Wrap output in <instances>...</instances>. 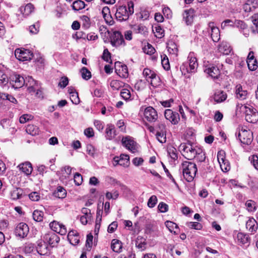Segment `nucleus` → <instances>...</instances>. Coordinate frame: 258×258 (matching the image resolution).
I'll return each instance as SVG.
<instances>
[{
    "instance_id": "f257e3e1",
    "label": "nucleus",
    "mask_w": 258,
    "mask_h": 258,
    "mask_svg": "<svg viewBox=\"0 0 258 258\" xmlns=\"http://www.w3.org/2000/svg\"><path fill=\"white\" fill-rule=\"evenodd\" d=\"M180 169L182 171L184 178L188 182H191L193 180L198 171L195 163L187 161L182 163Z\"/></svg>"
},
{
    "instance_id": "f03ea898",
    "label": "nucleus",
    "mask_w": 258,
    "mask_h": 258,
    "mask_svg": "<svg viewBox=\"0 0 258 258\" xmlns=\"http://www.w3.org/2000/svg\"><path fill=\"white\" fill-rule=\"evenodd\" d=\"M128 10H127L125 6H119L116 9L115 14L116 19L120 21H124L128 19L130 16L133 15L134 13V3L130 1L127 2Z\"/></svg>"
},
{
    "instance_id": "7ed1b4c3",
    "label": "nucleus",
    "mask_w": 258,
    "mask_h": 258,
    "mask_svg": "<svg viewBox=\"0 0 258 258\" xmlns=\"http://www.w3.org/2000/svg\"><path fill=\"white\" fill-rule=\"evenodd\" d=\"M200 147L190 142L181 143L179 150L182 156L188 160H192L196 156L197 149Z\"/></svg>"
},
{
    "instance_id": "20e7f679",
    "label": "nucleus",
    "mask_w": 258,
    "mask_h": 258,
    "mask_svg": "<svg viewBox=\"0 0 258 258\" xmlns=\"http://www.w3.org/2000/svg\"><path fill=\"white\" fill-rule=\"evenodd\" d=\"M188 62L183 63L180 67L181 70H185L187 73H195L198 66L197 59L193 52H190L187 57Z\"/></svg>"
},
{
    "instance_id": "39448f33",
    "label": "nucleus",
    "mask_w": 258,
    "mask_h": 258,
    "mask_svg": "<svg viewBox=\"0 0 258 258\" xmlns=\"http://www.w3.org/2000/svg\"><path fill=\"white\" fill-rule=\"evenodd\" d=\"M238 136L240 142L243 144L249 145L252 141V133L245 127L241 126L238 128Z\"/></svg>"
},
{
    "instance_id": "423d86ee",
    "label": "nucleus",
    "mask_w": 258,
    "mask_h": 258,
    "mask_svg": "<svg viewBox=\"0 0 258 258\" xmlns=\"http://www.w3.org/2000/svg\"><path fill=\"white\" fill-rule=\"evenodd\" d=\"M204 71L213 79H218L220 75L219 68L214 64L210 63L208 61L204 62Z\"/></svg>"
},
{
    "instance_id": "0eeeda50",
    "label": "nucleus",
    "mask_w": 258,
    "mask_h": 258,
    "mask_svg": "<svg viewBox=\"0 0 258 258\" xmlns=\"http://www.w3.org/2000/svg\"><path fill=\"white\" fill-rule=\"evenodd\" d=\"M143 75L145 77L146 80L150 82L152 86L156 87L158 85L160 79L153 71L145 68L143 70Z\"/></svg>"
},
{
    "instance_id": "6e6552de",
    "label": "nucleus",
    "mask_w": 258,
    "mask_h": 258,
    "mask_svg": "<svg viewBox=\"0 0 258 258\" xmlns=\"http://www.w3.org/2000/svg\"><path fill=\"white\" fill-rule=\"evenodd\" d=\"M16 57L20 61L30 60L33 57V53L29 50L24 48H17L15 51Z\"/></svg>"
},
{
    "instance_id": "1a4fd4ad",
    "label": "nucleus",
    "mask_w": 258,
    "mask_h": 258,
    "mask_svg": "<svg viewBox=\"0 0 258 258\" xmlns=\"http://www.w3.org/2000/svg\"><path fill=\"white\" fill-rule=\"evenodd\" d=\"M122 144L126 149L133 153H136L139 152V146L131 137H126L122 138Z\"/></svg>"
},
{
    "instance_id": "9d476101",
    "label": "nucleus",
    "mask_w": 258,
    "mask_h": 258,
    "mask_svg": "<svg viewBox=\"0 0 258 258\" xmlns=\"http://www.w3.org/2000/svg\"><path fill=\"white\" fill-rule=\"evenodd\" d=\"M9 82L14 88L18 89L25 85L26 79L20 75L14 74L10 77Z\"/></svg>"
},
{
    "instance_id": "9b49d317",
    "label": "nucleus",
    "mask_w": 258,
    "mask_h": 258,
    "mask_svg": "<svg viewBox=\"0 0 258 258\" xmlns=\"http://www.w3.org/2000/svg\"><path fill=\"white\" fill-rule=\"evenodd\" d=\"M110 43L113 46L118 47L120 45H125V42L121 32L114 31L110 36Z\"/></svg>"
},
{
    "instance_id": "f8f14e48",
    "label": "nucleus",
    "mask_w": 258,
    "mask_h": 258,
    "mask_svg": "<svg viewBox=\"0 0 258 258\" xmlns=\"http://www.w3.org/2000/svg\"><path fill=\"white\" fill-rule=\"evenodd\" d=\"M29 231V227L26 223H20L15 228V233L17 236L24 238L27 236Z\"/></svg>"
},
{
    "instance_id": "ddd939ff",
    "label": "nucleus",
    "mask_w": 258,
    "mask_h": 258,
    "mask_svg": "<svg viewBox=\"0 0 258 258\" xmlns=\"http://www.w3.org/2000/svg\"><path fill=\"white\" fill-rule=\"evenodd\" d=\"M145 118L149 122H155L158 119L156 110L151 106L146 107L144 111Z\"/></svg>"
},
{
    "instance_id": "4468645a",
    "label": "nucleus",
    "mask_w": 258,
    "mask_h": 258,
    "mask_svg": "<svg viewBox=\"0 0 258 258\" xmlns=\"http://www.w3.org/2000/svg\"><path fill=\"white\" fill-rule=\"evenodd\" d=\"M164 116L167 120H168L172 124H176L179 120V115L176 112H174L171 109H166L164 111Z\"/></svg>"
},
{
    "instance_id": "2eb2a0df",
    "label": "nucleus",
    "mask_w": 258,
    "mask_h": 258,
    "mask_svg": "<svg viewBox=\"0 0 258 258\" xmlns=\"http://www.w3.org/2000/svg\"><path fill=\"white\" fill-rule=\"evenodd\" d=\"M49 226L53 231L60 235H65L67 232L66 226L57 221H53L51 222L49 224Z\"/></svg>"
},
{
    "instance_id": "dca6fc26",
    "label": "nucleus",
    "mask_w": 258,
    "mask_h": 258,
    "mask_svg": "<svg viewBox=\"0 0 258 258\" xmlns=\"http://www.w3.org/2000/svg\"><path fill=\"white\" fill-rule=\"evenodd\" d=\"M208 29L211 31V36L214 42H218L220 38V33L219 28L213 22L208 24Z\"/></svg>"
},
{
    "instance_id": "f3484780",
    "label": "nucleus",
    "mask_w": 258,
    "mask_h": 258,
    "mask_svg": "<svg viewBox=\"0 0 258 258\" xmlns=\"http://www.w3.org/2000/svg\"><path fill=\"white\" fill-rule=\"evenodd\" d=\"M130 163V158L128 155L126 154H121L119 157L115 156L113 158V165L116 166L120 165L125 167L127 166Z\"/></svg>"
},
{
    "instance_id": "a211bd4d",
    "label": "nucleus",
    "mask_w": 258,
    "mask_h": 258,
    "mask_svg": "<svg viewBox=\"0 0 258 258\" xmlns=\"http://www.w3.org/2000/svg\"><path fill=\"white\" fill-rule=\"evenodd\" d=\"M44 240L50 245L53 247L58 243L59 238L56 233L51 232L45 235Z\"/></svg>"
},
{
    "instance_id": "6ab92c4d",
    "label": "nucleus",
    "mask_w": 258,
    "mask_h": 258,
    "mask_svg": "<svg viewBox=\"0 0 258 258\" xmlns=\"http://www.w3.org/2000/svg\"><path fill=\"white\" fill-rule=\"evenodd\" d=\"M258 7L256 0H247L243 5V9L245 12L249 13L254 11Z\"/></svg>"
},
{
    "instance_id": "aec40b11",
    "label": "nucleus",
    "mask_w": 258,
    "mask_h": 258,
    "mask_svg": "<svg viewBox=\"0 0 258 258\" xmlns=\"http://www.w3.org/2000/svg\"><path fill=\"white\" fill-rule=\"evenodd\" d=\"M245 120L250 123H255L258 120V114L253 109L248 108L246 110Z\"/></svg>"
},
{
    "instance_id": "412c9836",
    "label": "nucleus",
    "mask_w": 258,
    "mask_h": 258,
    "mask_svg": "<svg viewBox=\"0 0 258 258\" xmlns=\"http://www.w3.org/2000/svg\"><path fill=\"white\" fill-rule=\"evenodd\" d=\"M26 83L25 85L27 87L28 91L30 93L35 92L37 89V84L36 81L34 80L32 77H28L25 78Z\"/></svg>"
},
{
    "instance_id": "4be33fe9",
    "label": "nucleus",
    "mask_w": 258,
    "mask_h": 258,
    "mask_svg": "<svg viewBox=\"0 0 258 258\" xmlns=\"http://www.w3.org/2000/svg\"><path fill=\"white\" fill-rule=\"evenodd\" d=\"M235 94L236 98L241 100L245 99L248 95L247 90L243 89L240 84L236 85L235 87Z\"/></svg>"
},
{
    "instance_id": "5701e85b",
    "label": "nucleus",
    "mask_w": 258,
    "mask_h": 258,
    "mask_svg": "<svg viewBox=\"0 0 258 258\" xmlns=\"http://www.w3.org/2000/svg\"><path fill=\"white\" fill-rule=\"evenodd\" d=\"M194 10L192 9L186 10L183 13V18L187 25H190L194 19Z\"/></svg>"
},
{
    "instance_id": "b1692460",
    "label": "nucleus",
    "mask_w": 258,
    "mask_h": 258,
    "mask_svg": "<svg viewBox=\"0 0 258 258\" xmlns=\"http://www.w3.org/2000/svg\"><path fill=\"white\" fill-rule=\"evenodd\" d=\"M68 238L70 243L74 245L78 244L80 241L78 233L75 230H72L69 232Z\"/></svg>"
},
{
    "instance_id": "393cba45",
    "label": "nucleus",
    "mask_w": 258,
    "mask_h": 258,
    "mask_svg": "<svg viewBox=\"0 0 258 258\" xmlns=\"http://www.w3.org/2000/svg\"><path fill=\"white\" fill-rule=\"evenodd\" d=\"M18 167L22 172L27 175H30L33 170L31 164L28 162L20 164Z\"/></svg>"
},
{
    "instance_id": "a878e982",
    "label": "nucleus",
    "mask_w": 258,
    "mask_h": 258,
    "mask_svg": "<svg viewBox=\"0 0 258 258\" xmlns=\"http://www.w3.org/2000/svg\"><path fill=\"white\" fill-rule=\"evenodd\" d=\"M258 227L257 223L253 218H250L246 223V228L250 232H255Z\"/></svg>"
},
{
    "instance_id": "bb28decb",
    "label": "nucleus",
    "mask_w": 258,
    "mask_h": 258,
    "mask_svg": "<svg viewBox=\"0 0 258 258\" xmlns=\"http://www.w3.org/2000/svg\"><path fill=\"white\" fill-rule=\"evenodd\" d=\"M218 50L224 55H228L231 51L232 48L228 42H222L218 47Z\"/></svg>"
},
{
    "instance_id": "cd10ccee",
    "label": "nucleus",
    "mask_w": 258,
    "mask_h": 258,
    "mask_svg": "<svg viewBox=\"0 0 258 258\" xmlns=\"http://www.w3.org/2000/svg\"><path fill=\"white\" fill-rule=\"evenodd\" d=\"M227 94L223 91L217 90L214 95V99L217 103H221L225 101L227 98Z\"/></svg>"
},
{
    "instance_id": "c85d7f7f",
    "label": "nucleus",
    "mask_w": 258,
    "mask_h": 258,
    "mask_svg": "<svg viewBox=\"0 0 258 258\" xmlns=\"http://www.w3.org/2000/svg\"><path fill=\"white\" fill-rule=\"evenodd\" d=\"M116 136L114 126L112 124L107 125L106 128V138L107 140H111Z\"/></svg>"
},
{
    "instance_id": "c756f323",
    "label": "nucleus",
    "mask_w": 258,
    "mask_h": 258,
    "mask_svg": "<svg viewBox=\"0 0 258 258\" xmlns=\"http://www.w3.org/2000/svg\"><path fill=\"white\" fill-rule=\"evenodd\" d=\"M102 16L105 20L107 23L109 24L110 25L112 24V17L110 14V9L108 7H104L102 8Z\"/></svg>"
},
{
    "instance_id": "7c9ffc66",
    "label": "nucleus",
    "mask_w": 258,
    "mask_h": 258,
    "mask_svg": "<svg viewBox=\"0 0 258 258\" xmlns=\"http://www.w3.org/2000/svg\"><path fill=\"white\" fill-rule=\"evenodd\" d=\"M34 7L32 4L29 3L24 7L20 8V11L25 17L29 16L33 11Z\"/></svg>"
},
{
    "instance_id": "2f4dec72",
    "label": "nucleus",
    "mask_w": 258,
    "mask_h": 258,
    "mask_svg": "<svg viewBox=\"0 0 258 258\" xmlns=\"http://www.w3.org/2000/svg\"><path fill=\"white\" fill-rule=\"evenodd\" d=\"M10 77L4 71L0 70V86L5 87L9 82Z\"/></svg>"
},
{
    "instance_id": "473e14b6",
    "label": "nucleus",
    "mask_w": 258,
    "mask_h": 258,
    "mask_svg": "<svg viewBox=\"0 0 258 258\" xmlns=\"http://www.w3.org/2000/svg\"><path fill=\"white\" fill-rule=\"evenodd\" d=\"M111 247L115 252H120L122 248V243L119 240L113 239L111 241Z\"/></svg>"
},
{
    "instance_id": "72a5a7b5",
    "label": "nucleus",
    "mask_w": 258,
    "mask_h": 258,
    "mask_svg": "<svg viewBox=\"0 0 258 258\" xmlns=\"http://www.w3.org/2000/svg\"><path fill=\"white\" fill-rule=\"evenodd\" d=\"M134 32L136 33L141 34L145 35L147 33V28L141 25H135L132 27Z\"/></svg>"
},
{
    "instance_id": "f704fd0d",
    "label": "nucleus",
    "mask_w": 258,
    "mask_h": 258,
    "mask_svg": "<svg viewBox=\"0 0 258 258\" xmlns=\"http://www.w3.org/2000/svg\"><path fill=\"white\" fill-rule=\"evenodd\" d=\"M53 195L56 198L59 199H63L66 197L67 191L63 187L61 186H58L57 187L56 190L54 191Z\"/></svg>"
},
{
    "instance_id": "c9c22d12",
    "label": "nucleus",
    "mask_w": 258,
    "mask_h": 258,
    "mask_svg": "<svg viewBox=\"0 0 258 258\" xmlns=\"http://www.w3.org/2000/svg\"><path fill=\"white\" fill-rule=\"evenodd\" d=\"M26 131L32 136H35L39 134L38 127L33 124H28L26 128Z\"/></svg>"
},
{
    "instance_id": "e433bc0d",
    "label": "nucleus",
    "mask_w": 258,
    "mask_h": 258,
    "mask_svg": "<svg viewBox=\"0 0 258 258\" xmlns=\"http://www.w3.org/2000/svg\"><path fill=\"white\" fill-rule=\"evenodd\" d=\"M115 71L118 75L123 78H126L128 76V70L126 66L121 65L120 69H117L115 68Z\"/></svg>"
},
{
    "instance_id": "4c0bfd02",
    "label": "nucleus",
    "mask_w": 258,
    "mask_h": 258,
    "mask_svg": "<svg viewBox=\"0 0 258 258\" xmlns=\"http://www.w3.org/2000/svg\"><path fill=\"white\" fill-rule=\"evenodd\" d=\"M195 158H196L198 162H202L205 161L206 159L205 153L201 147L197 149L196 156Z\"/></svg>"
},
{
    "instance_id": "58836bf2",
    "label": "nucleus",
    "mask_w": 258,
    "mask_h": 258,
    "mask_svg": "<svg viewBox=\"0 0 258 258\" xmlns=\"http://www.w3.org/2000/svg\"><path fill=\"white\" fill-rule=\"evenodd\" d=\"M73 9L75 11H78L83 9L85 7V3L81 0L75 1L72 6Z\"/></svg>"
},
{
    "instance_id": "ea45409f",
    "label": "nucleus",
    "mask_w": 258,
    "mask_h": 258,
    "mask_svg": "<svg viewBox=\"0 0 258 258\" xmlns=\"http://www.w3.org/2000/svg\"><path fill=\"white\" fill-rule=\"evenodd\" d=\"M168 51L172 54L177 55L178 49L176 44L173 42H170L168 43Z\"/></svg>"
},
{
    "instance_id": "a19ab883",
    "label": "nucleus",
    "mask_w": 258,
    "mask_h": 258,
    "mask_svg": "<svg viewBox=\"0 0 258 258\" xmlns=\"http://www.w3.org/2000/svg\"><path fill=\"white\" fill-rule=\"evenodd\" d=\"M33 218L36 222H40L43 220V212L36 210L33 213Z\"/></svg>"
},
{
    "instance_id": "79ce46f5",
    "label": "nucleus",
    "mask_w": 258,
    "mask_h": 258,
    "mask_svg": "<svg viewBox=\"0 0 258 258\" xmlns=\"http://www.w3.org/2000/svg\"><path fill=\"white\" fill-rule=\"evenodd\" d=\"M136 246L141 251L145 250L146 248V242H145V240L143 239L142 238L140 239L138 237L136 241Z\"/></svg>"
},
{
    "instance_id": "37998d69",
    "label": "nucleus",
    "mask_w": 258,
    "mask_h": 258,
    "mask_svg": "<svg viewBox=\"0 0 258 258\" xmlns=\"http://www.w3.org/2000/svg\"><path fill=\"white\" fill-rule=\"evenodd\" d=\"M80 72L81 73L82 77L83 79L88 80L91 78V73L87 68H82L80 71Z\"/></svg>"
},
{
    "instance_id": "c03bdc74",
    "label": "nucleus",
    "mask_w": 258,
    "mask_h": 258,
    "mask_svg": "<svg viewBox=\"0 0 258 258\" xmlns=\"http://www.w3.org/2000/svg\"><path fill=\"white\" fill-rule=\"evenodd\" d=\"M153 31L156 37L161 38L164 36V31L160 26H155Z\"/></svg>"
},
{
    "instance_id": "a18cd8bd",
    "label": "nucleus",
    "mask_w": 258,
    "mask_h": 258,
    "mask_svg": "<svg viewBox=\"0 0 258 258\" xmlns=\"http://www.w3.org/2000/svg\"><path fill=\"white\" fill-rule=\"evenodd\" d=\"M72 172V168L69 166H66L61 170V174L65 178L69 177Z\"/></svg>"
},
{
    "instance_id": "49530a36",
    "label": "nucleus",
    "mask_w": 258,
    "mask_h": 258,
    "mask_svg": "<svg viewBox=\"0 0 258 258\" xmlns=\"http://www.w3.org/2000/svg\"><path fill=\"white\" fill-rule=\"evenodd\" d=\"M120 96L125 100H130L131 97V94L130 90L126 88L122 89L120 92Z\"/></svg>"
},
{
    "instance_id": "de8ad7c7",
    "label": "nucleus",
    "mask_w": 258,
    "mask_h": 258,
    "mask_svg": "<svg viewBox=\"0 0 258 258\" xmlns=\"http://www.w3.org/2000/svg\"><path fill=\"white\" fill-rule=\"evenodd\" d=\"M186 226L191 229L196 230H201L202 228V225L199 222H189L186 224Z\"/></svg>"
},
{
    "instance_id": "09e8293b",
    "label": "nucleus",
    "mask_w": 258,
    "mask_h": 258,
    "mask_svg": "<svg viewBox=\"0 0 258 258\" xmlns=\"http://www.w3.org/2000/svg\"><path fill=\"white\" fill-rule=\"evenodd\" d=\"M156 138L161 143H165L166 142V132H156Z\"/></svg>"
},
{
    "instance_id": "8fccbe9b",
    "label": "nucleus",
    "mask_w": 258,
    "mask_h": 258,
    "mask_svg": "<svg viewBox=\"0 0 258 258\" xmlns=\"http://www.w3.org/2000/svg\"><path fill=\"white\" fill-rule=\"evenodd\" d=\"M161 63L163 67L166 70L170 69V64L168 57L166 55H161Z\"/></svg>"
},
{
    "instance_id": "3c124183",
    "label": "nucleus",
    "mask_w": 258,
    "mask_h": 258,
    "mask_svg": "<svg viewBox=\"0 0 258 258\" xmlns=\"http://www.w3.org/2000/svg\"><path fill=\"white\" fill-rule=\"evenodd\" d=\"M245 206L248 211H253L256 210V204L252 200H248L245 203Z\"/></svg>"
},
{
    "instance_id": "603ef678",
    "label": "nucleus",
    "mask_w": 258,
    "mask_h": 258,
    "mask_svg": "<svg viewBox=\"0 0 258 258\" xmlns=\"http://www.w3.org/2000/svg\"><path fill=\"white\" fill-rule=\"evenodd\" d=\"M22 191L20 188L14 190L11 193V197L13 200H18L21 198Z\"/></svg>"
},
{
    "instance_id": "864d4df0",
    "label": "nucleus",
    "mask_w": 258,
    "mask_h": 258,
    "mask_svg": "<svg viewBox=\"0 0 258 258\" xmlns=\"http://www.w3.org/2000/svg\"><path fill=\"white\" fill-rule=\"evenodd\" d=\"M237 238L238 241L242 244H245L247 243L248 241L247 236L243 233H238L237 235Z\"/></svg>"
},
{
    "instance_id": "5fc2aeb1",
    "label": "nucleus",
    "mask_w": 258,
    "mask_h": 258,
    "mask_svg": "<svg viewBox=\"0 0 258 258\" xmlns=\"http://www.w3.org/2000/svg\"><path fill=\"white\" fill-rule=\"evenodd\" d=\"M248 68L250 71H254L257 68V63L256 60H249L246 61Z\"/></svg>"
},
{
    "instance_id": "6e6d98bb",
    "label": "nucleus",
    "mask_w": 258,
    "mask_h": 258,
    "mask_svg": "<svg viewBox=\"0 0 258 258\" xmlns=\"http://www.w3.org/2000/svg\"><path fill=\"white\" fill-rule=\"evenodd\" d=\"M40 25L38 22L29 27V31L32 34H36L39 31Z\"/></svg>"
},
{
    "instance_id": "4d7b16f0",
    "label": "nucleus",
    "mask_w": 258,
    "mask_h": 258,
    "mask_svg": "<svg viewBox=\"0 0 258 258\" xmlns=\"http://www.w3.org/2000/svg\"><path fill=\"white\" fill-rule=\"evenodd\" d=\"M165 225L168 230L171 232H173L174 229H178L177 225L171 221H167L165 222Z\"/></svg>"
},
{
    "instance_id": "13d9d810",
    "label": "nucleus",
    "mask_w": 258,
    "mask_h": 258,
    "mask_svg": "<svg viewBox=\"0 0 258 258\" xmlns=\"http://www.w3.org/2000/svg\"><path fill=\"white\" fill-rule=\"evenodd\" d=\"M221 170L224 172H227L230 169V164L227 160H225L223 163H219Z\"/></svg>"
},
{
    "instance_id": "bf43d9fd",
    "label": "nucleus",
    "mask_w": 258,
    "mask_h": 258,
    "mask_svg": "<svg viewBox=\"0 0 258 258\" xmlns=\"http://www.w3.org/2000/svg\"><path fill=\"white\" fill-rule=\"evenodd\" d=\"M157 202V198L156 196H152L148 200V206L150 208H153Z\"/></svg>"
},
{
    "instance_id": "052dcab7",
    "label": "nucleus",
    "mask_w": 258,
    "mask_h": 258,
    "mask_svg": "<svg viewBox=\"0 0 258 258\" xmlns=\"http://www.w3.org/2000/svg\"><path fill=\"white\" fill-rule=\"evenodd\" d=\"M74 182L77 185H81L83 181V177L82 175L79 173H75L74 176Z\"/></svg>"
},
{
    "instance_id": "680f3d73",
    "label": "nucleus",
    "mask_w": 258,
    "mask_h": 258,
    "mask_svg": "<svg viewBox=\"0 0 258 258\" xmlns=\"http://www.w3.org/2000/svg\"><path fill=\"white\" fill-rule=\"evenodd\" d=\"M168 153L170 156V157L173 159L176 160L178 158L177 154L176 152V150L174 148H169L168 150Z\"/></svg>"
},
{
    "instance_id": "e2e57ef3",
    "label": "nucleus",
    "mask_w": 258,
    "mask_h": 258,
    "mask_svg": "<svg viewBox=\"0 0 258 258\" xmlns=\"http://www.w3.org/2000/svg\"><path fill=\"white\" fill-rule=\"evenodd\" d=\"M70 99L73 104H78L80 103V99L77 92L70 95Z\"/></svg>"
},
{
    "instance_id": "0e129e2a",
    "label": "nucleus",
    "mask_w": 258,
    "mask_h": 258,
    "mask_svg": "<svg viewBox=\"0 0 258 258\" xmlns=\"http://www.w3.org/2000/svg\"><path fill=\"white\" fill-rule=\"evenodd\" d=\"M32 117L31 115L28 114H25L20 116L19 121L21 123H26L27 121L31 120Z\"/></svg>"
},
{
    "instance_id": "69168bd1",
    "label": "nucleus",
    "mask_w": 258,
    "mask_h": 258,
    "mask_svg": "<svg viewBox=\"0 0 258 258\" xmlns=\"http://www.w3.org/2000/svg\"><path fill=\"white\" fill-rule=\"evenodd\" d=\"M94 124L96 129L99 131H102L104 128V123L101 120H95Z\"/></svg>"
},
{
    "instance_id": "338daca9",
    "label": "nucleus",
    "mask_w": 258,
    "mask_h": 258,
    "mask_svg": "<svg viewBox=\"0 0 258 258\" xmlns=\"http://www.w3.org/2000/svg\"><path fill=\"white\" fill-rule=\"evenodd\" d=\"M155 50V49L150 44H148L147 46H145L144 48L145 53L150 55L153 54L154 53Z\"/></svg>"
},
{
    "instance_id": "774afa93",
    "label": "nucleus",
    "mask_w": 258,
    "mask_h": 258,
    "mask_svg": "<svg viewBox=\"0 0 258 258\" xmlns=\"http://www.w3.org/2000/svg\"><path fill=\"white\" fill-rule=\"evenodd\" d=\"M29 199L33 201H38L40 198L39 194L36 191L32 192L29 195Z\"/></svg>"
}]
</instances>
